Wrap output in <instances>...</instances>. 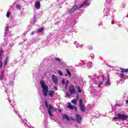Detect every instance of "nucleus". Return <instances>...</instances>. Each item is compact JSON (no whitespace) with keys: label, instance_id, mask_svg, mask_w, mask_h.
Returning a JSON list of instances; mask_svg holds the SVG:
<instances>
[{"label":"nucleus","instance_id":"12","mask_svg":"<svg viewBox=\"0 0 128 128\" xmlns=\"http://www.w3.org/2000/svg\"><path fill=\"white\" fill-rule=\"evenodd\" d=\"M54 92L53 90H49V92H48V94L49 96L51 97L52 98V96H54Z\"/></svg>","mask_w":128,"mask_h":128},{"label":"nucleus","instance_id":"19","mask_svg":"<svg viewBox=\"0 0 128 128\" xmlns=\"http://www.w3.org/2000/svg\"><path fill=\"white\" fill-rule=\"evenodd\" d=\"M8 58H6L5 59V61L4 62V66H6V64H8Z\"/></svg>","mask_w":128,"mask_h":128},{"label":"nucleus","instance_id":"37","mask_svg":"<svg viewBox=\"0 0 128 128\" xmlns=\"http://www.w3.org/2000/svg\"><path fill=\"white\" fill-rule=\"evenodd\" d=\"M98 88H102V84L99 83L98 84Z\"/></svg>","mask_w":128,"mask_h":128},{"label":"nucleus","instance_id":"1","mask_svg":"<svg viewBox=\"0 0 128 128\" xmlns=\"http://www.w3.org/2000/svg\"><path fill=\"white\" fill-rule=\"evenodd\" d=\"M40 84L42 88V92L44 96H48V86L44 84V82L42 80H40Z\"/></svg>","mask_w":128,"mask_h":128},{"label":"nucleus","instance_id":"5","mask_svg":"<svg viewBox=\"0 0 128 128\" xmlns=\"http://www.w3.org/2000/svg\"><path fill=\"white\" fill-rule=\"evenodd\" d=\"M78 124H80L82 122V118L80 116V114H76V118Z\"/></svg>","mask_w":128,"mask_h":128},{"label":"nucleus","instance_id":"28","mask_svg":"<svg viewBox=\"0 0 128 128\" xmlns=\"http://www.w3.org/2000/svg\"><path fill=\"white\" fill-rule=\"evenodd\" d=\"M55 60H57L58 62H61V61H62V60H60V58H58V57H56V58H55Z\"/></svg>","mask_w":128,"mask_h":128},{"label":"nucleus","instance_id":"17","mask_svg":"<svg viewBox=\"0 0 128 128\" xmlns=\"http://www.w3.org/2000/svg\"><path fill=\"white\" fill-rule=\"evenodd\" d=\"M68 74H66V76H68L69 78H70L72 76V73L70 72V70L68 69H66V70Z\"/></svg>","mask_w":128,"mask_h":128},{"label":"nucleus","instance_id":"8","mask_svg":"<svg viewBox=\"0 0 128 128\" xmlns=\"http://www.w3.org/2000/svg\"><path fill=\"white\" fill-rule=\"evenodd\" d=\"M72 8H73L74 12H76V10H78L80 8H80V6H78L77 5H74Z\"/></svg>","mask_w":128,"mask_h":128},{"label":"nucleus","instance_id":"38","mask_svg":"<svg viewBox=\"0 0 128 128\" xmlns=\"http://www.w3.org/2000/svg\"><path fill=\"white\" fill-rule=\"evenodd\" d=\"M34 22H36V16H34Z\"/></svg>","mask_w":128,"mask_h":128},{"label":"nucleus","instance_id":"26","mask_svg":"<svg viewBox=\"0 0 128 128\" xmlns=\"http://www.w3.org/2000/svg\"><path fill=\"white\" fill-rule=\"evenodd\" d=\"M8 27L6 26V32H4L5 34H8Z\"/></svg>","mask_w":128,"mask_h":128},{"label":"nucleus","instance_id":"9","mask_svg":"<svg viewBox=\"0 0 128 128\" xmlns=\"http://www.w3.org/2000/svg\"><path fill=\"white\" fill-rule=\"evenodd\" d=\"M62 118L64 120H68V122H70V120L68 116L66 114L62 115Z\"/></svg>","mask_w":128,"mask_h":128},{"label":"nucleus","instance_id":"32","mask_svg":"<svg viewBox=\"0 0 128 128\" xmlns=\"http://www.w3.org/2000/svg\"><path fill=\"white\" fill-rule=\"evenodd\" d=\"M78 92H82V90H80V87L78 86Z\"/></svg>","mask_w":128,"mask_h":128},{"label":"nucleus","instance_id":"44","mask_svg":"<svg viewBox=\"0 0 128 128\" xmlns=\"http://www.w3.org/2000/svg\"><path fill=\"white\" fill-rule=\"evenodd\" d=\"M94 76H96L97 75L96 74H94Z\"/></svg>","mask_w":128,"mask_h":128},{"label":"nucleus","instance_id":"41","mask_svg":"<svg viewBox=\"0 0 128 128\" xmlns=\"http://www.w3.org/2000/svg\"><path fill=\"white\" fill-rule=\"evenodd\" d=\"M100 84H103L104 82H100V83H99Z\"/></svg>","mask_w":128,"mask_h":128},{"label":"nucleus","instance_id":"16","mask_svg":"<svg viewBox=\"0 0 128 128\" xmlns=\"http://www.w3.org/2000/svg\"><path fill=\"white\" fill-rule=\"evenodd\" d=\"M120 69L121 70V72H128V68L126 69H124V68H120Z\"/></svg>","mask_w":128,"mask_h":128},{"label":"nucleus","instance_id":"3","mask_svg":"<svg viewBox=\"0 0 128 128\" xmlns=\"http://www.w3.org/2000/svg\"><path fill=\"white\" fill-rule=\"evenodd\" d=\"M118 116L119 118V120H126L128 118V115H124V114H118Z\"/></svg>","mask_w":128,"mask_h":128},{"label":"nucleus","instance_id":"29","mask_svg":"<svg viewBox=\"0 0 128 128\" xmlns=\"http://www.w3.org/2000/svg\"><path fill=\"white\" fill-rule=\"evenodd\" d=\"M58 74L60 76H62V72L60 70H58Z\"/></svg>","mask_w":128,"mask_h":128},{"label":"nucleus","instance_id":"10","mask_svg":"<svg viewBox=\"0 0 128 128\" xmlns=\"http://www.w3.org/2000/svg\"><path fill=\"white\" fill-rule=\"evenodd\" d=\"M80 108L81 112H86V107H84V104L81 105L80 106Z\"/></svg>","mask_w":128,"mask_h":128},{"label":"nucleus","instance_id":"20","mask_svg":"<svg viewBox=\"0 0 128 128\" xmlns=\"http://www.w3.org/2000/svg\"><path fill=\"white\" fill-rule=\"evenodd\" d=\"M38 32H44V27L39 28L38 30Z\"/></svg>","mask_w":128,"mask_h":128},{"label":"nucleus","instance_id":"13","mask_svg":"<svg viewBox=\"0 0 128 128\" xmlns=\"http://www.w3.org/2000/svg\"><path fill=\"white\" fill-rule=\"evenodd\" d=\"M67 108H70V110H74V107L72 106V104H70V102H69L68 104Z\"/></svg>","mask_w":128,"mask_h":128},{"label":"nucleus","instance_id":"6","mask_svg":"<svg viewBox=\"0 0 128 128\" xmlns=\"http://www.w3.org/2000/svg\"><path fill=\"white\" fill-rule=\"evenodd\" d=\"M52 80L54 82L55 84H58V78L56 76V75L53 74L52 76Z\"/></svg>","mask_w":128,"mask_h":128},{"label":"nucleus","instance_id":"45","mask_svg":"<svg viewBox=\"0 0 128 128\" xmlns=\"http://www.w3.org/2000/svg\"><path fill=\"white\" fill-rule=\"evenodd\" d=\"M88 6H90V4H88Z\"/></svg>","mask_w":128,"mask_h":128},{"label":"nucleus","instance_id":"31","mask_svg":"<svg viewBox=\"0 0 128 128\" xmlns=\"http://www.w3.org/2000/svg\"><path fill=\"white\" fill-rule=\"evenodd\" d=\"M62 84H66V80H64V79H63L62 80Z\"/></svg>","mask_w":128,"mask_h":128},{"label":"nucleus","instance_id":"34","mask_svg":"<svg viewBox=\"0 0 128 128\" xmlns=\"http://www.w3.org/2000/svg\"><path fill=\"white\" fill-rule=\"evenodd\" d=\"M124 73H122V74H121V76H120V78H124Z\"/></svg>","mask_w":128,"mask_h":128},{"label":"nucleus","instance_id":"24","mask_svg":"<svg viewBox=\"0 0 128 128\" xmlns=\"http://www.w3.org/2000/svg\"><path fill=\"white\" fill-rule=\"evenodd\" d=\"M1 74L2 76H0V79L1 80H2L4 79V72H2Z\"/></svg>","mask_w":128,"mask_h":128},{"label":"nucleus","instance_id":"7","mask_svg":"<svg viewBox=\"0 0 128 128\" xmlns=\"http://www.w3.org/2000/svg\"><path fill=\"white\" fill-rule=\"evenodd\" d=\"M35 7L37 10L40 8V2L39 1H36L35 2Z\"/></svg>","mask_w":128,"mask_h":128},{"label":"nucleus","instance_id":"4","mask_svg":"<svg viewBox=\"0 0 128 128\" xmlns=\"http://www.w3.org/2000/svg\"><path fill=\"white\" fill-rule=\"evenodd\" d=\"M69 92L70 94H76V89H74V86H69Z\"/></svg>","mask_w":128,"mask_h":128},{"label":"nucleus","instance_id":"23","mask_svg":"<svg viewBox=\"0 0 128 128\" xmlns=\"http://www.w3.org/2000/svg\"><path fill=\"white\" fill-rule=\"evenodd\" d=\"M84 106V104H82V99H80L79 101V106Z\"/></svg>","mask_w":128,"mask_h":128},{"label":"nucleus","instance_id":"21","mask_svg":"<svg viewBox=\"0 0 128 128\" xmlns=\"http://www.w3.org/2000/svg\"><path fill=\"white\" fill-rule=\"evenodd\" d=\"M76 102H78V100L76 99H74L72 100V104H76Z\"/></svg>","mask_w":128,"mask_h":128},{"label":"nucleus","instance_id":"22","mask_svg":"<svg viewBox=\"0 0 128 128\" xmlns=\"http://www.w3.org/2000/svg\"><path fill=\"white\" fill-rule=\"evenodd\" d=\"M3 66H4V63L2 62V60H0V68H2Z\"/></svg>","mask_w":128,"mask_h":128},{"label":"nucleus","instance_id":"46","mask_svg":"<svg viewBox=\"0 0 128 128\" xmlns=\"http://www.w3.org/2000/svg\"><path fill=\"white\" fill-rule=\"evenodd\" d=\"M75 108H76V106H75Z\"/></svg>","mask_w":128,"mask_h":128},{"label":"nucleus","instance_id":"35","mask_svg":"<svg viewBox=\"0 0 128 128\" xmlns=\"http://www.w3.org/2000/svg\"><path fill=\"white\" fill-rule=\"evenodd\" d=\"M68 86V80L66 82V86Z\"/></svg>","mask_w":128,"mask_h":128},{"label":"nucleus","instance_id":"2","mask_svg":"<svg viewBox=\"0 0 128 128\" xmlns=\"http://www.w3.org/2000/svg\"><path fill=\"white\" fill-rule=\"evenodd\" d=\"M56 108L54 107H52V104H49L48 108V112L50 116H54V115L52 112V110H55Z\"/></svg>","mask_w":128,"mask_h":128},{"label":"nucleus","instance_id":"25","mask_svg":"<svg viewBox=\"0 0 128 128\" xmlns=\"http://www.w3.org/2000/svg\"><path fill=\"white\" fill-rule=\"evenodd\" d=\"M16 8L18 10H20V8H22V6H20L18 4L16 5Z\"/></svg>","mask_w":128,"mask_h":128},{"label":"nucleus","instance_id":"18","mask_svg":"<svg viewBox=\"0 0 128 128\" xmlns=\"http://www.w3.org/2000/svg\"><path fill=\"white\" fill-rule=\"evenodd\" d=\"M3 52H4V50H2V49H1V50H0V60L2 59Z\"/></svg>","mask_w":128,"mask_h":128},{"label":"nucleus","instance_id":"15","mask_svg":"<svg viewBox=\"0 0 128 128\" xmlns=\"http://www.w3.org/2000/svg\"><path fill=\"white\" fill-rule=\"evenodd\" d=\"M74 12V8H72L70 9V10H68V13L69 14H72L73 12Z\"/></svg>","mask_w":128,"mask_h":128},{"label":"nucleus","instance_id":"42","mask_svg":"<svg viewBox=\"0 0 128 128\" xmlns=\"http://www.w3.org/2000/svg\"><path fill=\"white\" fill-rule=\"evenodd\" d=\"M126 104H128V100H126Z\"/></svg>","mask_w":128,"mask_h":128},{"label":"nucleus","instance_id":"14","mask_svg":"<svg viewBox=\"0 0 128 128\" xmlns=\"http://www.w3.org/2000/svg\"><path fill=\"white\" fill-rule=\"evenodd\" d=\"M88 0L84 1V2L80 5V8H82V6H84V4H88Z\"/></svg>","mask_w":128,"mask_h":128},{"label":"nucleus","instance_id":"43","mask_svg":"<svg viewBox=\"0 0 128 128\" xmlns=\"http://www.w3.org/2000/svg\"><path fill=\"white\" fill-rule=\"evenodd\" d=\"M103 76V82H104V76Z\"/></svg>","mask_w":128,"mask_h":128},{"label":"nucleus","instance_id":"33","mask_svg":"<svg viewBox=\"0 0 128 128\" xmlns=\"http://www.w3.org/2000/svg\"><path fill=\"white\" fill-rule=\"evenodd\" d=\"M66 96H68V98H70V94L66 92Z\"/></svg>","mask_w":128,"mask_h":128},{"label":"nucleus","instance_id":"27","mask_svg":"<svg viewBox=\"0 0 128 128\" xmlns=\"http://www.w3.org/2000/svg\"><path fill=\"white\" fill-rule=\"evenodd\" d=\"M10 12H8L6 15V18H10Z\"/></svg>","mask_w":128,"mask_h":128},{"label":"nucleus","instance_id":"11","mask_svg":"<svg viewBox=\"0 0 128 128\" xmlns=\"http://www.w3.org/2000/svg\"><path fill=\"white\" fill-rule=\"evenodd\" d=\"M110 76L108 77V79L106 82L105 83V86H110Z\"/></svg>","mask_w":128,"mask_h":128},{"label":"nucleus","instance_id":"39","mask_svg":"<svg viewBox=\"0 0 128 128\" xmlns=\"http://www.w3.org/2000/svg\"><path fill=\"white\" fill-rule=\"evenodd\" d=\"M54 88L56 90H58V88H56V86H54Z\"/></svg>","mask_w":128,"mask_h":128},{"label":"nucleus","instance_id":"30","mask_svg":"<svg viewBox=\"0 0 128 128\" xmlns=\"http://www.w3.org/2000/svg\"><path fill=\"white\" fill-rule=\"evenodd\" d=\"M44 102H45V106H46V108H48V102L45 101Z\"/></svg>","mask_w":128,"mask_h":128},{"label":"nucleus","instance_id":"36","mask_svg":"<svg viewBox=\"0 0 128 128\" xmlns=\"http://www.w3.org/2000/svg\"><path fill=\"white\" fill-rule=\"evenodd\" d=\"M114 120H120V117H118V118H114Z\"/></svg>","mask_w":128,"mask_h":128},{"label":"nucleus","instance_id":"40","mask_svg":"<svg viewBox=\"0 0 128 128\" xmlns=\"http://www.w3.org/2000/svg\"><path fill=\"white\" fill-rule=\"evenodd\" d=\"M116 106H120V104H116Z\"/></svg>","mask_w":128,"mask_h":128}]
</instances>
